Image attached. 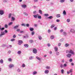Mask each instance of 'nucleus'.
I'll return each mask as SVG.
<instances>
[{"mask_svg": "<svg viewBox=\"0 0 75 75\" xmlns=\"http://www.w3.org/2000/svg\"><path fill=\"white\" fill-rule=\"evenodd\" d=\"M6 34L4 33V32L1 31L0 34V37H2L3 35H4Z\"/></svg>", "mask_w": 75, "mask_h": 75, "instance_id": "1", "label": "nucleus"}, {"mask_svg": "<svg viewBox=\"0 0 75 75\" xmlns=\"http://www.w3.org/2000/svg\"><path fill=\"white\" fill-rule=\"evenodd\" d=\"M69 53L70 54H72V55H75V53H74V52L72 50H70L69 51Z\"/></svg>", "mask_w": 75, "mask_h": 75, "instance_id": "2", "label": "nucleus"}, {"mask_svg": "<svg viewBox=\"0 0 75 75\" xmlns=\"http://www.w3.org/2000/svg\"><path fill=\"white\" fill-rule=\"evenodd\" d=\"M33 52L34 54H37V49L35 48L33 49Z\"/></svg>", "mask_w": 75, "mask_h": 75, "instance_id": "3", "label": "nucleus"}, {"mask_svg": "<svg viewBox=\"0 0 75 75\" xmlns=\"http://www.w3.org/2000/svg\"><path fill=\"white\" fill-rule=\"evenodd\" d=\"M23 41L22 40H19L18 41V45H20L21 44H23Z\"/></svg>", "mask_w": 75, "mask_h": 75, "instance_id": "4", "label": "nucleus"}, {"mask_svg": "<svg viewBox=\"0 0 75 75\" xmlns=\"http://www.w3.org/2000/svg\"><path fill=\"white\" fill-rule=\"evenodd\" d=\"M71 56H72V54H69L67 55V56L68 58H71Z\"/></svg>", "mask_w": 75, "mask_h": 75, "instance_id": "5", "label": "nucleus"}, {"mask_svg": "<svg viewBox=\"0 0 75 75\" xmlns=\"http://www.w3.org/2000/svg\"><path fill=\"white\" fill-rule=\"evenodd\" d=\"M0 14H1V15H3V14H4V12L3 10H0Z\"/></svg>", "mask_w": 75, "mask_h": 75, "instance_id": "6", "label": "nucleus"}, {"mask_svg": "<svg viewBox=\"0 0 75 75\" xmlns=\"http://www.w3.org/2000/svg\"><path fill=\"white\" fill-rule=\"evenodd\" d=\"M19 26V25H16V26H15L13 27V29H16L17 28H18V26Z\"/></svg>", "mask_w": 75, "mask_h": 75, "instance_id": "7", "label": "nucleus"}, {"mask_svg": "<svg viewBox=\"0 0 75 75\" xmlns=\"http://www.w3.org/2000/svg\"><path fill=\"white\" fill-rule=\"evenodd\" d=\"M24 47H26V48H28L29 45L28 44H25L24 45Z\"/></svg>", "mask_w": 75, "mask_h": 75, "instance_id": "8", "label": "nucleus"}, {"mask_svg": "<svg viewBox=\"0 0 75 75\" xmlns=\"http://www.w3.org/2000/svg\"><path fill=\"white\" fill-rule=\"evenodd\" d=\"M45 74H48V73H49V70H46L45 71Z\"/></svg>", "mask_w": 75, "mask_h": 75, "instance_id": "9", "label": "nucleus"}, {"mask_svg": "<svg viewBox=\"0 0 75 75\" xmlns=\"http://www.w3.org/2000/svg\"><path fill=\"white\" fill-rule=\"evenodd\" d=\"M29 30L30 31H34V28H30Z\"/></svg>", "mask_w": 75, "mask_h": 75, "instance_id": "10", "label": "nucleus"}, {"mask_svg": "<svg viewBox=\"0 0 75 75\" xmlns=\"http://www.w3.org/2000/svg\"><path fill=\"white\" fill-rule=\"evenodd\" d=\"M54 50L55 52H57L58 51V47H54Z\"/></svg>", "mask_w": 75, "mask_h": 75, "instance_id": "11", "label": "nucleus"}, {"mask_svg": "<svg viewBox=\"0 0 75 75\" xmlns=\"http://www.w3.org/2000/svg\"><path fill=\"white\" fill-rule=\"evenodd\" d=\"M55 24H52L51 25L50 28H54V27H55Z\"/></svg>", "mask_w": 75, "mask_h": 75, "instance_id": "12", "label": "nucleus"}, {"mask_svg": "<svg viewBox=\"0 0 75 75\" xmlns=\"http://www.w3.org/2000/svg\"><path fill=\"white\" fill-rule=\"evenodd\" d=\"M65 0H60L59 2L61 3H63L65 2Z\"/></svg>", "mask_w": 75, "mask_h": 75, "instance_id": "13", "label": "nucleus"}, {"mask_svg": "<svg viewBox=\"0 0 75 75\" xmlns=\"http://www.w3.org/2000/svg\"><path fill=\"white\" fill-rule=\"evenodd\" d=\"M14 67V65L13 64H10L9 65V68H12Z\"/></svg>", "mask_w": 75, "mask_h": 75, "instance_id": "14", "label": "nucleus"}, {"mask_svg": "<svg viewBox=\"0 0 75 75\" xmlns=\"http://www.w3.org/2000/svg\"><path fill=\"white\" fill-rule=\"evenodd\" d=\"M57 17L59 18V17H61V15L60 14H58L56 16Z\"/></svg>", "mask_w": 75, "mask_h": 75, "instance_id": "15", "label": "nucleus"}, {"mask_svg": "<svg viewBox=\"0 0 75 75\" xmlns=\"http://www.w3.org/2000/svg\"><path fill=\"white\" fill-rule=\"evenodd\" d=\"M63 34L64 36H66L67 35V33L65 32H64L63 33Z\"/></svg>", "mask_w": 75, "mask_h": 75, "instance_id": "16", "label": "nucleus"}, {"mask_svg": "<svg viewBox=\"0 0 75 75\" xmlns=\"http://www.w3.org/2000/svg\"><path fill=\"white\" fill-rule=\"evenodd\" d=\"M63 14L64 15H66V14H67V12H66V11H65L64 10L63 11Z\"/></svg>", "mask_w": 75, "mask_h": 75, "instance_id": "17", "label": "nucleus"}, {"mask_svg": "<svg viewBox=\"0 0 75 75\" xmlns=\"http://www.w3.org/2000/svg\"><path fill=\"white\" fill-rule=\"evenodd\" d=\"M39 13H40L41 14H42V11L41 10H39Z\"/></svg>", "mask_w": 75, "mask_h": 75, "instance_id": "18", "label": "nucleus"}, {"mask_svg": "<svg viewBox=\"0 0 75 75\" xmlns=\"http://www.w3.org/2000/svg\"><path fill=\"white\" fill-rule=\"evenodd\" d=\"M18 54H21V51H18L17 52Z\"/></svg>", "mask_w": 75, "mask_h": 75, "instance_id": "19", "label": "nucleus"}, {"mask_svg": "<svg viewBox=\"0 0 75 75\" xmlns=\"http://www.w3.org/2000/svg\"><path fill=\"white\" fill-rule=\"evenodd\" d=\"M33 75H36L37 74V72L36 71H34L33 73Z\"/></svg>", "mask_w": 75, "mask_h": 75, "instance_id": "20", "label": "nucleus"}, {"mask_svg": "<svg viewBox=\"0 0 75 75\" xmlns=\"http://www.w3.org/2000/svg\"><path fill=\"white\" fill-rule=\"evenodd\" d=\"M56 54L57 55H59V52H56Z\"/></svg>", "mask_w": 75, "mask_h": 75, "instance_id": "21", "label": "nucleus"}, {"mask_svg": "<svg viewBox=\"0 0 75 75\" xmlns=\"http://www.w3.org/2000/svg\"><path fill=\"white\" fill-rule=\"evenodd\" d=\"M4 27L6 28H8V25L6 24H5Z\"/></svg>", "mask_w": 75, "mask_h": 75, "instance_id": "22", "label": "nucleus"}, {"mask_svg": "<svg viewBox=\"0 0 75 75\" xmlns=\"http://www.w3.org/2000/svg\"><path fill=\"white\" fill-rule=\"evenodd\" d=\"M0 63H1V64H3V60L1 59L0 60Z\"/></svg>", "mask_w": 75, "mask_h": 75, "instance_id": "23", "label": "nucleus"}, {"mask_svg": "<svg viewBox=\"0 0 75 75\" xmlns=\"http://www.w3.org/2000/svg\"><path fill=\"white\" fill-rule=\"evenodd\" d=\"M11 13H9L8 16L9 18H11Z\"/></svg>", "mask_w": 75, "mask_h": 75, "instance_id": "24", "label": "nucleus"}, {"mask_svg": "<svg viewBox=\"0 0 75 75\" xmlns=\"http://www.w3.org/2000/svg\"><path fill=\"white\" fill-rule=\"evenodd\" d=\"M36 58L37 59L39 60V61H40V60H41V59H40V57H37V56L36 57Z\"/></svg>", "mask_w": 75, "mask_h": 75, "instance_id": "25", "label": "nucleus"}, {"mask_svg": "<svg viewBox=\"0 0 75 75\" xmlns=\"http://www.w3.org/2000/svg\"><path fill=\"white\" fill-rule=\"evenodd\" d=\"M51 39H52L53 38H54V36L53 35H52L50 37Z\"/></svg>", "mask_w": 75, "mask_h": 75, "instance_id": "26", "label": "nucleus"}, {"mask_svg": "<svg viewBox=\"0 0 75 75\" xmlns=\"http://www.w3.org/2000/svg\"><path fill=\"white\" fill-rule=\"evenodd\" d=\"M53 18V16H49L48 18H49V19H52Z\"/></svg>", "mask_w": 75, "mask_h": 75, "instance_id": "27", "label": "nucleus"}, {"mask_svg": "<svg viewBox=\"0 0 75 75\" xmlns=\"http://www.w3.org/2000/svg\"><path fill=\"white\" fill-rule=\"evenodd\" d=\"M69 44L68 43H66L65 45V47H68L69 45Z\"/></svg>", "mask_w": 75, "mask_h": 75, "instance_id": "28", "label": "nucleus"}, {"mask_svg": "<svg viewBox=\"0 0 75 75\" xmlns=\"http://www.w3.org/2000/svg\"><path fill=\"white\" fill-rule=\"evenodd\" d=\"M23 14H24V15H25V16H28V14L25 12H24Z\"/></svg>", "mask_w": 75, "mask_h": 75, "instance_id": "29", "label": "nucleus"}, {"mask_svg": "<svg viewBox=\"0 0 75 75\" xmlns=\"http://www.w3.org/2000/svg\"><path fill=\"white\" fill-rule=\"evenodd\" d=\"M26 6H26V5H23L22 6L23 8H25V7H26Z\"/></svg>", "mask_w": 75, "mask_h": 75, "instance_id": "30", "label": "nucleus"}, {"mask_svg": "<svg viewBox=\"0 0 75 75\" xmlns=\"http://www.w3.org/2000/svg\"><path fill=\"white\" fill-rule=\"evenodd\" d=\"M39 39L40 40H42V37L41 36H39Z\"/></svg>", "mask_w": 75, "mask_h": 75, "instance_id": "31", "label": "nucleus"}, {"mask_svg": "<svg viewBox=\"0 0 75 75\" xmlns=\"http://www.w3.org/2000/svg\"><path fill=\"white\" fill-rule=\"evenodd\" d=\"M17 71L18 72H21V70H20V69H18Z\"/></svg>", "mask_w": 75, "mask_h": 75, "instance_id": "32", "label": "nucleus"}, {"mask_svg": "<svg viewBox=\"0 0 75 75\" xmlns=\"http://www.w3.org/2000/svg\"><path fill=\"white\" fill-rule=\"evenodd\" d=\"M13 22H11L9 24H8V25H12V24H13Z\"/></svg>", "mask_w": 75, "mask_h": 75, "instance_id": "33", "label": "nucleus"}, {"mask_svg": "<svg viewBox=\"0 0 75 75\" xmlns=\"http://www.w3.org/2000/svg\"><path fill=\"white\" fill-rule=\"evenodd\" d=\"M34 34H35V33L33 31V32H32L31 34H32V35H34Z\"/></svg>", "mask_w": 75, "mask_h": 75, "instance_id": "34", "label": "nucleus"}, {"mask_svg": "<svg viewBox=\"0 0 75 75\" xmlns=\"http://www.w3.org/2000/svg\"><path fill=\"white\" fill-rule=\"evenodd\" d=\"M45 16H48L49 15L48 13H46L44 14Z\"/></svg>", "mask_w": 75, "mask_h": 75, "instance_id": "35", "label": "nucleus"}, {"mask_svg": "<svg viewBox=\"0 0 75 75\" xmlns=\"http://www.w3.org/2000/svg\"><path fill=\"white\" fill-rule=\"evenodd\" d=\"M33 17H34L35 18H37V15H33Z\"/></svg>", "mask_w": 75, "mask_h": 75, "instance_id": "36", "label": "nucleus"}, {"mask_svg": "<svg viewBox=\"0 0 75 75\" xmlns=\"http://www.w3.org/2000/svg\"><path fill=\"white\" fill-rule=\"evenodd\" d=\"M67 66V64H64V65L63 67H66Z\"/></svg>", "mask_w": 75, "mask_h": 75, "instance_id": "37", "label": "nucleus"}, {"mask_svg": "<svg viewBox=\"0 0 75 75\" xmlns=\"http://www.w3.org/2000/svg\"><path fill=\"white\" fill-rule=\"evenodd\" d=\"M8 61L10 62H11V61H12V59H11L10 58H9L8 59Z\"/></svg>", "mask_w": 75, "mask_h": 75, "instance_id": "38", "label": "nucleus"}, {"mask_svg": "<svg viewBox=\"0 0 75 75\" xmlns=\"http://www.w3.org/2000/svg\"><path fill=\"white\" fill-rule=\"evenodd\" d=\"M70 22V19H68L67 20V23H69V22Z\"/></svg>", "mask_w": 75, "mask_h": 75, "instance_id": "39", "label": "nucleus"}, {"mask_svg": "<svg viewBox=\"0 0 75 75\" xmlns=\"http://www.w3.org/2000/svg\"><path fill=\"white\" fill-rule=\"evenodd\" d=\"M61 43H59L58 44V46L60 47V46H61Z\"/></svg>", "mask_w": 75, "mask_h": 75, "instance_id": "40", "label": "nucleus"}, {"mask_svg": "<svg viewBox=\"0 0 75 75\" xmlns=\"http://www.w3.org/2000/svg\"><path fill=\"white\" fill-rule=\"evenodd\" d=\"M33 57H32V56H30L29 57V59H30V60L32 59H33Z\"/></svg>", "mask_w": 75, "mask_h": 75, "instance_id": "41", "label": "nucleus"}, {"mask_svg": "<svg viewBox=\"0 0 75 75\" xmlns=\"http://www.w3.org/2000/svg\"><path fill=\"white\" fill-rule=\"evenodd\" d=\"M25 67V65L24 64H23L22 65V67Z\"/></svg>", "mask_w": 75, "mask_h": 75, "instance_id": "42", "label": "nucleus"}, {"mask_svg": "<svg viewBox=\"0 0 75 75\" xmlns=\"http://www.w3.org/2000/svg\"><path fill=\"white\" fill-rule=\"evenodd\" d=\"M64 69H62V70H61V72H62V74H63V73H64Z\"/></svg>", "mask_w": 75, "mask_h": 75, "instance_id": "43", "label": "nucleus"}, {"mask_svg": "<svg viewBox=\"0 0 75 75\" xmlns=\"http://www.w3.org/2000/svg\"><path fill=\"white\" fill-rule=\"evenodd\" d=\"M60 66L61 68H62L63 67H64V66H63V65L62 64H61L60 65Z\"/></svg>", "mask_w": 75, "mask_h": 75, "instance_id": "44", "label": "nucleus"}, {"mask_svg": "<svg viewBox=\"0 0 75 75\" xmlns=\"http://www.w3.org/2000/svg\"><path fill=\"white\" fill-rule=\"evenodd\" d=\"M60 21L59 19H57L56 20V22H57V23H59V22H60Z\"/></svg>", "mask_w": 75, "mask_h": 75, "instance_id": "45", "label": "nucleus"}, {"mask_svg": "<svg viewBox=\"0 0 75 75\" xmlns=\"http://www.w3.org/2000/svg\"><path fill=\"white\" fill-rule=\"evenodd\" d=\"M12 20H13V21H14V20H15V18H14V17H12Z\"/></svg>", "mask_w": 75, "mask_h": 75, "instance_id": "46", "label": "nucleus"}, {"mask_svg": "<svg viewBox=\"0 0 75 75\" xmlns=\"http://www.w3.org/2000/svg\"><path fill=\"white\" fill-rule=\"evenodd\" d=\"M3 1L4 3H6V2H7V0H3Z\"/></svg>", "mask_w": 75, "mask_h": 75, "instance_id": "47", "label": "nucleus"}, {"mask_svg": "<svg viewBox=\"0 0 75 75\" xmlns=\"http://www.w3.org/2000/svg\"><path fill=\"white\" fill-rule=\"evenodd\" d=\"M16 35H13V38H16Z\"/></svg>", "mask_w": 75, "mask_h": 75, "instance_id": "48", "label": "nucleus"}, {"mask_svg": "<svg viewBox=\"0 0 75 75\" xmlns=\"http://www.w3.org/2000/svg\"><path fill=\"white\" fill-rule=\"evenodd\" d=\"M72 33H75V30H74V29H73V31H72Z\"/></svg>", "mask_w": 75, "mask_h": 75, "instance_id": "49", "label": "nucleus"}, {"mask_svg": "<svg viewBox=\"0 0 75 75\" xmlns=\"http://www.w3.org/2000/svg\"><path fill=\"white\" fill-rule=\"evenodd\" d=\"M70 73H71V72H72V69H71L70 71L69 72Z\"/></svg>", "mask_w": 75, "mask_h": 75, "instance_id": "50", "label": "nucleus"}, {"mask_svg": "<svg viewBox=\"0 0 75 75\" xmlns=\"http://www.w3.org/2000/svg\"><path fill=\"white\" fill-rule=\"evenodd\" d=\"M11 41H15V39H12L11 40Z\"/></svg>", "mask_w": 75, "mask_h": 75, "instance_id": "51", "label": "nucleus"}, {"mask_svg": "<svg viewBox=\"0 0 75 75\" xmlns=\"http://www.w3.org/2000/svg\"><path fill=\"white\" fill-rule=\"evenodd\" d=\"M69 62H72V59H70L69 60Z\"/></svg>", "mask_w": 75, "mask_h": 75, "instance_id": "52", "label": "nucleus"}, {"mask_svg": "<svg viewBox=\"0 0 75 75\" xmlns=\"http://www.w3.org/2000/svg\"><path fill=\"white\" fill-rule=\"evenodd\" d=\"M60 31L61 32V33H63L64 32V30L63 29H62L60 30Z\"/></svg>", "mask_w": 75, "mask_h": 75, "instance_id": "53", "label": "nucleus"}, {"mask_svg": "<svg viewBox=\"0 0 75 75\" xmlns=\"http://www.w3.org/2000/svg\"><path fill=\"white\" fill-rule=\"evenodd\" d=\"M38 18H39L40 19H41V16H38Z\"/></svg>", "mask_w": 75, "mask_h": 75, "instance_id": "54", "label": "nucleus"}, {"mask_svg": "<svg viewBox=\"0 0 75 75\" xmlns=\"http://www.w3.org/2000/svg\"><path fill=\"white\" fill-rule=\"evenodd\" d=\"M48 32L49 33H50L51 32V30L50 29H49L48 30Z\"/></svg>", "mask_w": 75, "mask_h": 75, "instance_id": "55", "label": "nucleus"}, {"mask_svg": "<svg viewBox=\"0 0 75 75\" xmlns=\"http://www.w3.org/2000/svg\"><path fill=\"white\" fill-rule=\"evenodd\" d=\"M46 68H47V69H50V67L47 66L46 67Z\"/></svg>", "mask_w": 75, "mask_h": 75, "instance_id": "56", "label": "nucleus"}, {"mask_svg": "<svg viewBox=\"0 0 75 75\" xmlns=\"http://www.w3.org/2000/svg\"><path fill=\"white\" fill-rule=\"evenodd\" d=\"M37 13V11H33V13L35 14Z\"/></svg>", "mask_w": 75, "mask_h": 75, "instance_id": "57", "label": "nucleus"}, {"mask_svg": "<svg viewBox=\"0 0 75 75\" xmlns=\"http://www.w3.org/2000/svg\"><path fill=\"white\" fill-rule=\"evenodd\" d=\"M73 29H71L70 30V32H71V33H72V31H73Z\"/></svg>", "mask_w": 75, "mask_h": 75, "instance_id": "58", "label": "nucleus"}, {"mask_svg": "<svg viewBox=\"0 0 75 75\" xmlns=\"http://www.w3.org/2000/svg\"><path fill=\"white\" fill-rule=\"evenodd\" d=\"M47 46L48 47H50V46H51V45L50 44H47Z\"/></svg>", "mask_w": 75, "mask_h": 75, "instance_id": "59", "label": "nucleus"}, {"mask_svg": "<svg viewBox=\"0 0 75 75\" xmlns=\"http://www.w3.org/2000/svg\"><path fill=\"white\" fill-rule=\"evenodd\" d=\"M28 37H29L28 35L27 34L26 35V38H28Z\"/></svg>", "mask_w": 75, "mask_h": 75, "instance_id": "60", "label": "nucleus"}, {"mask_svg": "<svg viewBox=\"0 0 75 75\" xmlns=\"http://www.w3.org/2000/svg\"><path fill=\"white\" fill-rule=\"evenodd\" d=\"M4 31L5 33H7V32H8V31H7V30H5Z\"/></svg>", "mask_w": 75, "mask_h": 75, "instance_id": "61", "label": "nucleus"}, {"mask_svg": "<svg viewBox=\"0 0 75 75\" xmlns=\"http://www.w3.org/2000/svg\"><path fill=\"white\" fill-rule=\"evenodd\" d=\"M30 25L28 24H27L26 25V27H29Z\"/></svg>", "mask_w": 75, "mask_h": 75, "instance_id": "62", "label": "nucleus"}, {"mask_svg": "<svg viewBox=\"0 0 75 75\" xmlns=\"http://www.w3.org/2000/svg\"><path fill=\"white\" fill-rule=\"evenodd\" d=\"M62 62L64 63L65 62V61L64 60V59H63L62 61Z\"/></svg>", "mask_w": 75, "mask_h": 75, "instance_id": "63", "label": "nucleus"}, {"mask_svg": "<svg viewBox=\"0 0 75 75\" xmlns=\"http://www.w3.org/2000/svg\"><path fill=\"white\" fill-rule=\"evenodd\" d=\"M8 54H10L11 53V51L9 50L8 51Z\"/></svg>", "mask_w": 75, "mask_h": 75, "instance_id": "64", "label": "nucleus"}]
</instances>
